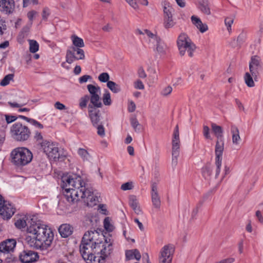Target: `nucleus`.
Masks as SVG:
<instances>
[{
    "label": "nucleus",
    "mask_w": 263,
    "mask_h": 263,
    "mask_svg": "<svg viewBox=\"0 0 263 263\" xmlns=\"http://www.w3.org/2000/svg\"><path fill=\"white\" fill-rule=\"evenodd\" d=\"M112 250V240L97 230L87 231L80 245V253L87 263H104Z\"/></svg>",
    "instance_id": "1"
},
{
    "label": "nucleus",
    "mask_w": 263,
    "mask_h": 263,
    "mask_svg": "<svg viewBox=\"0 0 263 263\" xmlns=\"http://www.w3.org/2000/svg\"><path fill=\"white\" fill-rule=\"evenodd\" d=\"M63 193L67 201L74 203L83 199L87 206L93 207L99 202L91 189L87 188L81 177L72 175L62 178Z\"/></svg>",
    "instance_id": "2"
},
{
    "label": "nucleus",
    "mask_w": 263,
    "mask_h": 263,
    "mask_svg": "<svg viewBox=\"0 0 263 263\" xmlns=\"http://www.w3.org/2000/svg\"><path fill=\"white\" fill-rule=\"evenodd\" d=\"M29 223L30 224L27 228V232L33 236L27 237L28 244L37 249H46L50 247L54 237L51 229L35 217L32 218Z\"/></svg>",
    "instance_id": "3"
},
{
    "label": "nucleus",
    "mask_w": 263,
    "mask_h": 263,
    "mask_svg": "<svg viewBox=\"0 0 263 263\" xmlns=\"http://www.w3.org/2000/svg\"><path fill=\"white\" fill-rule=\"evenodd\" d=\"M12 162L17 166H23L31 162L33 156L32 153L25 147H18L11 153Z\"/></svg>",
    "instance_id": "4"
},
{
    "label": "nucleus",
    "mask_w": 263,
    "mask_h": 263,
    "mask_svg": "<svg viewBox=\"0 0 263 263\" xmlns=\"http://www.w3.org/2000/svg\"><path fill=\"white\" fill-rule=\"evenodd\" d=\"M177 44L179 50L180 54L183 56L187 52L190 57H192L196 49L195 45L191 41L187 35L185 33H181L178 37Z\"/></svg>",
    "instance_id": "5"
},
{
    "label": "nucleus",
    "mask_w": 263,
    "mask_h": 263,
    "mask_svg": "<svg viewBox=\"0 0 263 263\" xmlns=\"http://www.w3.org/2000/svg\"><path fill=\"white\" fill-rule=\"evenodd\" d=\"M10 132L13 138L20 142L28 140L31 133L29 127L21 122L14 123L11 127Z\"/></svg>",
    "instance_id": "6"
},
{
    "label": "nucleus",
    "mask_w": 263,
    "mask_h": 263,
    "mask_svg": "<svg viewBox=\"0 0 263 263\" xmlns=\"http://www.w3.org/2000/svg\"><path fill=\"white\" fill-rule=\"evenodd\" d=\"M172 164L176 166L177 164V159L180 154V141L179 139V127L177 125L175 127L173 134L172 139Z\"/></svg>",
    "instance_id": "7"
},
{
    "label": "nucleus",
    "mask_w": 263,
    "mask_h": 263,
    "mask_svg": "<svg viewBox=\"0 0 263 263\" xmlns=\"http://www.w3.org/2000/svg\"><path fill=\"white\" fill-rule=\"evenodd\" d=\"M41 147L50 159L54 161L59 160L60 157L59 148L53 142L47 140L43 141L41 143Z\"/></svg>",
    "instance_id": "8"
},
{
    "label": "nucleus",
    "mask_w": 263,
    "mask_h": 263,
    "mask_svg": "<svg viewBox=\"0 0 263 263\" xmlns=\"http://www.w3.org/2000/svg\"><path fill=\"white\" fill-rule=\"evenodd\" d=\"M87 88L90 93V96H89L90 103L88 104V106L102 107L103 105L99 95L100 93V87L92 84H88L87 86Z\"/></svg>",
    "instance_id": "9"
},
{
    "label": "nucleus",
    "mask_w": 263,
    "mask_h": 263,
    "mask_svg": "<svg viewBox=\"0 0 263 263\" xmlns=\"http://www.w3.org/2000/svg\"><path fill=\"white\" fill-rule=\"evenodd\" d=\"M175 247L172 244H167L163 246L159 254V263H172Z\"/></svg>",
    "instance_id": "10"
},
{
    "label": "nucleus",
    "mask_w": 263,
    "mask_h": 263,
    "mask_svg": "<svg viewBox=\"0 0 263 263\" xmlns=\"http://www.w3.org/2000/svg\"><path fill=\"white\" fill-rule=\"evenodd\" d=\"M224 150V140H217L215 145V165L216 166L215 171V178H217L219 176L222 159V154Z\"/></svg>",
    "instance_id": "11"
},
{
    "label": "nucleus",
    "mask_w": 263,
    "mask_h": 263,
    "mask_svg": "<svg viewBox=\"0 0 263 263\" xmlns=\"http://www.w3.org/2000/svg\"><path fill=\"white\" fill-rule=\"evenodd\" d=\"M85 59L84 51L77 47H69L67 50L66 61L69 64H71L74 61Z\"/></svg>",
    "instance_id": "12"
},
{
    "label": "nucleus",
    "mask_w": 263,
    "mask_h": 263,
    "mask_svg": "<svg viewBox=\"0 0 263 263\" xmlns=\"http://www.w3.org/2000/svg\"><path fill=\"white\" fill-rule=\"evenodd\" d=\"M261 68V60L258 56L251 57L249 62L250 72L253 77L255 81H257L259 74V70Z\"/></svg>",
    "instance_id": "13"
},
{
    "label": "nucleus",
    "mask_w": 263,
    "mask_h": 263,
    "mask_svg": "<svg viewBox=\"0 0 263 263\" xmlns=\"http://www.w3.org/2000/svg\"><path fill=\"white\" fill-rule=\"evenodd\" d=\"M20 261L23 263H32L39 258L37 253L31 250H24L19 255Z\"/></svg>",
    "instance_id": "14"
},
{
    "label": "nucleus",
    "mask_w": 263,
    "mask_h": 263,
    "mask_svg": "<svg viewBox=\"0 0 263 263\" xmlns=\"http://www.w3.org/2000/svg\"><path fill=\"white\" fill-rule=\"evenodd\" d=\"M102 107H94L93 106H88V112L89 117L93 126H97L102 124L101 122V113L98 109Z\"/></svg>",
    "instance_id": "15"
},
{
    "label": "nucleus",
    "mask_w": 263,
    "mask_h": 263,
    "mask_svg": "<svg viewBox=\"0 0 263 263\" xmlns=\"http://www.w3.org/2000/svg\"><path fill=\"white\" fill-rule=\"evenodd\" d=\"M1 210L0 215L4 219H8L14 214L16 209L11 203L5 201Z\"/></svg>",
    "instance_id": "16"
},
{
    "label": "nucleus",
    "mask_w": 263,
    "mask_h": 263,
    "mask_svg": "<svg viewBox=\"0 0 263 263\" xmlns=\"http://www.w3.org/2000/svg\"><path fill=\"white\" fill-rule=\"evenodd\" d=\"M15 9L14 0H0V11L6 14H12Z\"/></svg>",
    "instance_id": "17"
},
{
    "label": "nucleus",
    "mask_w": 263,
    "mask_h": 263,
    "mask_svg": "<svg viewBox=\"0 0 263 263\" xmlns=\"http://www.w3.org/2000/svg\"><path fill=\"white\" fill-rule=\"evenodd\" d=\"M16 244L14 239H8L0 243V253H9L13 252Z\"/></svg>",
    "instance_id": "18"
},
{
    "label": "nucleus",
    "mask_w": 263,
    "mask_h": 263,
    "mask_svg": "<svg viewBox=\"0 0 263 263\" xmlns=\"http://www.w3.org/2000/svg\"><path fill=\"white\" fill-rule=\"evenodd\" d=\"M151 198L153 205L157 209H159L161 206L160 197L158 192L157 185L156 183L152 184Z\"/></svg>",
    "instance_id": "19"
},
{
    "label": "nucleus",
    "mask_w": 263,
    "mask_h": 263,
    "mask_svg": "<svg viewBox=\"0 0 263 263\" xmlns=\"http://www.w3.org/2000/svg\"><path fill=\"white\" fill-rule=\"evenodd\" d=\"M59 232L63 238L71 235L73 232V227L69 224H63L59 228Z\"/></svg>",
    "instance_id": "20"
},
{
    "label": "nucleus",
    "mask_w": 263,
    "mask_h": 263,
    "mask_svg": "<svg viewBox=\"0 0 263 263\" xmlns=\"http://www.w3.org/2000/svg\"><path fill=\"white\" fill-rule=\"evenodd\" d=\"M192 23L196 26L201 33H204L208 30V26L206 24H203L201 20L198 17L193 15L191 17Z\"/></svg>",
    "instance_id": "21"
},
{
    "label": "nucleus",
    "mask_w": 263,
    "mask_h": 263,
    "mask_svg": "<svg viewBox=\"0 0 263 263\" xmlns=\"http://www.w3.org/2000/svg\"><path fill=\"white\" fill-rule=\"evenodd\" d=\"M198 8L200 11L204 14H211V9L208 0H200L198 2Z\"/></svg>",
    "instance_id": "22"
},
{
    "label": "nucleus",
    "mask_w": 263,
    "mask_h": 263,
    "mask_svg": "<svg viewBox=\"0 0 263 263\" xmlns=\"http://www.w3.org/2000/svg\"><path fill=\"white\" fill-rule=\"evenodd\" d=\"M211 127L213 132L217 140H223V129L220 126L216 125L215 123H212Z\"/></svg>",
    "instance_id": "23"
},
{
    "label": "nucleus",
    "mask_w": 263,
    "mask_h": 263,
    "mask_svg": "<svg viewBox=\"0 0 263 263\" xmlns=\"http://www.w3.org/2000/svg\"><path fill=\"white\" fill-rule=\"evenodd\" d=\"M71 40L73 44V46L71 47H77L81 48L85 46L83 40L75 34L71 35Z\"/></svg>",
    "instance_id": "24"
},
{
    "label": "nucleus",
    "mask_w": 263,
    "mask_h": 263,
    "mask_svg": "<svg viewBox=\"0 0 263 263\" xmlns=\"http://www.w3.org/2000/svg\"><path fill=\"white\" fill-rule=\"evenodd\" d=\"M231 133L232 134V142L234 144H238L240 141L239 130L235 126H232Z\"/></svg>",
    "instance_id": "25"
},
{
    "label": "nucleus",
    "mask_w": 263,
    "mask_h": 263,
    "mask_svg": "<svg viewBox=\"0 0 263 263\" xmlns=\"http://www.w3.org/2000/svg\"><path fill=\"white\" fill-rule=\"evenodd\" d=\"M176 24V22L174 21L173 16L164 17L163 26L166 29L173 28Z\"/></svg>",
    "instance_id": "26"
},
{
    "label": "nucleus",
    "mask_w": 263,
    "mask_h": 263,
    "mask_svg": "<svg viewBox=\"0 0 263 263\" xmlns=\"http://www.w3.org/2000/svg\"><path fill=\"white\" fill-rule=\"evenodd\" d=\"M163 9L164 17L173 16L174 9L168 3L166 2L164 3Z\"/></svg>",
    "instance_id": "27"
},
{
    "label": "nucleus",
    "mask_w": 263,
    "mask_h": 263,
    "mask_svg": "<svg viewBox=\"0 0 263 263\" xmlns=\"http://www.w3.org/2000/svg\"><path fill=\"white\" fill-rule=\"evenodd\" d=\"M27 220V218L26 217H23L22 218H17L14 224L15 227L18 229H22L25 228L26 226H29V225H28L27 224L26 220ZM28 224H30V223L28 222Z\"/></svg>",
    "instance_id": "28"
},
{
    "label": "nucleus",
    "mask_w": 263,
    "mask_h": 263,
    "mask_svg": "<svg viewBox=\"0 0 263 263\" xmlns=\"http://www.w3.org/2000/svg\"><path fill=\"white\" fill-rule=\"evenodd\" d=\"M107 86L114 93H118L121 90L120 85L113 81H108Z\"/></svg>",
    "instance_id": "29"
},
{
    "label": "nucleus",
    "mask_w": 263,
    "mask_h": 263,
    "mask_svg": "<svg viewBox=\"0 0 263 263\" xmlns=\"http://www.w3.org/2000/svg\"><path fill=\"white\" fill-rule=\"evenodd\" d=\"M253 77L250 73V72H246L245 73L244 79L245 81V83L249 87H252L254 86V82L253 80Z\"/></svg>",
    "instance_id": "30"
},
{
    "label": "nucleus",
    "mask_w": 263,
    "mask_h": 263,
    "mask_svg": "<svg viewBox=\"0 0 263 263\" xmlns=\"http://www.w3.org/2000/svg\"><path fill=\"white\" fill-rule=\"evenodd\" d=\"M156 46V50L160 53H164L165 52V45L162 42L160 37L155 41Z\"/></svg>",
    "instance_id": "31"
},
{
    "label": "nucleus",
    "mask_w": 263,
    "mask_h": 263,
    "mask_svg": "<svg viewBox=\"0 0 263 263\" xmlns=\"http://www.w3.org/2000/svg\"><path fill=\"white\" fill-rule=\"evenodd\" d=\"M78 154L81 157L83 161H87L90 157V155L88 152L84 148H79L78 150Z\"/></svg>",
    "instance_id": "32"
},
{
    "label": "nucleus",
    "mask_w": 263,
    "mask_h": 263,
    "mask_svg": "<svg viewBox=\"0 0 263 263\" xmlns=\"http://www.w3.org/2000/svg\"><path fill=\"white\" fill-rule=\"evenodd\" d=\"M102 100L103 104L106 106H109L111 104V100L110 97V94L107 90L105 91V93L103 95Z\"/></svg>",
    "instance_id": "33"
},
{
    "label": "nucleus",
    "mask_w": 263,
    "mask_h": 263,
    "mask_svg": "<svg viewBox=\"0 0 263 263\" xmlns=\"http://www.w3.org/2000/svg\"><path fill=\"white\" fill-rule=\"evenodd\" d=\"M39 45L35 40L29 41V50L31 53H35L39 50Z\"/></svg>",
    "instance_id": "34"
},
{
    "label": "nucleus",
    "mask_w": 263,
    "mask_h": 263,
    "mask_svg": "<svg viewBox=\"0 0 263 263\" xmlns=\"http://www.w3.org/2000/svg\"><path fill=\"white\" fill-rule=\"evenodd\" d=\"M90 100L89 96L88 95L84 96L81 98L79 101V106L81 109H83L87 106L88 102Z\"/></svg>",
    "instance_id": "35"
},
{
    "label": "nucleus",
    "mask_w": 263,
    "mask_h": 263,
    "mask_svg": "<svg viewBox=\"0 0 263 263\" xmlns=\"http://www.w3.org/2000/svg\"><path fill=\"white\" fill-rule=\"evenodd\" d=\"M14 77V74L10 73L6 75L0 82V85L3 86L8 85L11 80H12Z\"/></svg>",
    "instance_id": "36"
},
{
    "label": "nucleus",
    "mask_w": 263,
    "mask_h": 263,
    "mask_svg": "<svg viewBox=\"0 0 263 263\" xmlns=\"http://www.w3.org/2000/svg\"><path fill=\"white\" fill-rule=\"evenodd\" d=\"M129 204L132 208L138 206L139 202L137 199V197L135 195H130L129 197Z\"/></svg>",
    "instance_id": "37"
},
{
    "label": "nucleus",
    "mask_w": 263,
    "mask_h": 263,
    "mask_svg": "<svg viewBox=\"0 0 263 263\" xmlns=\"http://www.w3.org/2000/svg\"><path fill=\"white\" fill-rule=\"evenodd\" d=\"M212 171V168L209 165H205L202 169V173L205 178H206L207 177L211 176Z\"/></svg>",
    "instance_id": "38"
},
{
    "label": "nucleus",
    "mask_w": 263,
    "mask_h": 263,
    "mask_svg": "<svg viewBox=\"0 0 263 263\" xmlns=\"http://www.w3.org/2000/svg\"><path fill=\"white\" fill-rule=\"evenodd\" d=\"M104 227L105 230L108 232H111L113 231L114 227L110 224L108 217H106L104 219Z\"/></svg>",
    "instance_id": "39"
},
{
    "label": "nucleus",
    "mask_w": 263,
    "mask_h": 263,
    "mask_svg": "<svg viewBox=\"0 0 263 263\" xmlns=\"http://www.w3.org/2000/svg\"><path fill=\"white\" fill-rule=\"evenodd\" d=\"M130 124L134 128L135 132H137L139 131V129L138 128V126L140 125V124L135 117H132L130 119Z\"/></svg>",
    "instance_id": "40"
},
{
    "label": "nucleus",
    "mask_w": 263,
    "mask_h": 263,
    "mask_svg": "<svg viewBox=\"0 0 263 263\" xmlns=\"http://www.w3.org/2000/svg\"><path fill=\"white\" fill-rule=\"evenodd\" d=\"M109 78H110L109 75L108 73L103 72L99 76L98 79L101 82H103V83L107 82V83L108 81H109Z\"/></svg>",
    "instance_id": "41"
},
{
    "label": "nucleus",
    "mask_w": 263,
    "mask_h": 263,
    "mask_svg": "<svg viewBox=\"0 0 263 263\" xmlns=\"http://www.w3.org/2000/svg\"><path fill=\"white\" fill-rule=\"evenodd\" d=\"M233 22L234 18L232 17H227L224 20L225 25L227 27V29L229 32L231 30V25Z\"/></svg>",
    "instance_id": "42"
},
{
    "label": "nucleus",
    "mask_w": 263,
    "mask_h": 263,
    "mask_svg": "<svg viewBox=\"0 0 263 263\" xmlns=\"http://www.w3.org/2000/svg\"><path fill=\"white\" fill-rule=\"evenodd\" d=\"M95 127L97 128L98 135L102 137H104L105 136V129L102 123Z\"/></svg>",
    "instance_id": "43"
},
{
    "label": "nucleus",
    "mask_w": 263,
    "mask_h": 263,
    "mask_svg": "<svg viewBox=\"0 0 263 263\" xmlns=\"http://www.w3.org/2000/svg\"><path fill=\"white\" fill-rule=\"evenodd\" d=\"M145 34L147 35V36L149 37V39H151V40H154L155 41L156 40H158V39L159 37L157 35L153 34L151 31L147 29L144 30Z\"/></svg>",
    "instance_id": "44"
},
{
    "label": "nucleus",
    "mask_w": 263,
    "mask_h": 263,
    "mask_svg": "<svg viewBox=\"0 0 263 263\" xmlns=\"http://www.w3.org/2000/svg\"><path fill=\"white\" fill-rule=\"evenodd\" d=\"M203 135L206 139H211V136L210 135V128L206 125H204L203 127Z\"/></svg>",
    "instance_id": "45"
},
{
    "label": "nucleus",
    "mask_w": 263,
    "mask_h": 263,
    "mask_svg": "<svg viewBox=\"0 0 263 263\" xmlns=\"http://www.w3.org/2000/svg\"><path fill=\"white\" fill-rule=\"evenodd\" d=\"M133 188V185L132 182H127L123 183L121 186V189L123 191L132 190Z\"/></svg>",
    "instance_id": "46"
},
{
    "label": "nucleus",
    "mask_w": 263,
    "mask_h": 263,
    "mask_svg": "<svg viewBox=\"0 0 263 263\" xmlns=\"http://www.w3.org/2000/svg\"><path fill=\"white\" fill-rule=\"evenodd\" d=\"M50 14V10L48 8L45 7L43 9L42 16L44 20H47Z\"/></svg>",
    "instance_id": "47"
},
{
    "label": "nucleus",
    "mask_w": 263,
    "mask_h": 263,
    "mask_svg": "<svg viewBox=\"0 0 263 263\" xmlns=\"http://www.w3.org/2000/svg\"><path fill=\"white\" fill-rule=\"evenodd\" d=\"M34 138L36 141L39 142V144H40V145L41 143H42V142L44 141L43 140V136L41 133L38 131L35 132Z\"/></svg>",
    "instance_id": "48"
},
{
    "label": "nucleus",
    "mask_w": 263,
    "mask_h": 263,
    "mask_svg": "<svg viewBox=\"0 0 263 263\" xmlns=\"http://www.w3.org/2000/svg\"><path fill=\"white\" fill-rule=\"evenodd\" d=\"M92 79L91 76L89 75H84L81 77L79 79V82L80 84H82L86 82L88 80H91Z\"/></svg>",
    "instance_id": "49"
},
{
    "label": "nucleus",
    "mask_w": 263,
    "mask_h": 263,
    "mask_svg": "<svg viewBox=\"0 0 263 263\" xmlns=\"http://www.w3.org/2000/svg\"><path fill=\"white\" fill-rule=\"evenodd\" d=\"M30 123H31L32 125H34L36 127H37L40 129L43 128L44 126L43 125L37 121L36 120L31 119L30 120Z\"/></svg>",
    "instance_id": "50"
},
{
    "label": "nucleus",
    "mask_w": 263,
    "mask_h": 263,
    "mask_svg": "<svg viewBox=\"0 0 263 263\" xmlns=\"http://www.w3.org/2000/svg\"><path fill=\"white\" fill-rule=\"evenodd\" d=\"M135 87L136 89H143L144 88V86L141 80H138L135 82Z\"/></svg>",
    "instance_id": "51"
},
{
    "label": "nucleus",
    "mask_w": 263,
    "mask_h": 263,
    "mask_svg": "<svg viewBox=\"0 0 263 263\" xmlns=\"http://www.w3.org/2000/svg\"><path fill=\"white\" fill-rule=\"evenodd\" d=\"M172 87L168 86L163 89V90L162 91V95L163 96H166L170 95L172 92Z\"/></svg>",
    "instance_id": "52"
},
{
    "label": "nucleus",
    "mask_w": 263,
    "mask_h": 263,
    "mask_svg": "<svg viewBox=\"0 0 263 263\" xmlns=\"http://www.w3.org/2000/svg\"><path fill=\"white\" fill-rule=\"evenodd\" d=\"M6 120L7 123H10L14 121H15L17 117L15 116H9V115H6Z\"/></svg>",
    "instance_id": "53"
},
{
    "label": "nucleus",
    "mask_w": 263,
    "mask_h": 263,
    "mask_svg": "<svg viewBox=\"0 0 263 263\" xmlns=\"http://www.w3.org/2000/svg\"><path fill=\"white\" fill-rule=\"evenodd\" d=\"M136 109V104L135 103L131 101L129 102L128 106V110L129 112H134Z\"/></svg>",
    "instance_id": "54"
},
{
    "label": "nucleus",
    "mask_w": 263,
    "mask_h": 263,
    "mask_svg": "<svg viewBox=\"0 0 263 263\" xmlns=\"http://www.w3.org/2000/svg\"><path fill=\"white\" fill-rule=\"evenodd\" d=\"M128 4L132 7L134 9H137L138 8V5L135 0H125Z\"/></svg>",
    "instance_id": "55"
},
{
    "label": "nucleus",
    "mask_w": 263,
    "mask_h": 263,
    "mask_svg": "<svg viewBox=\"0 0 263 263\" xmlns=\"http://www.w3.org/2000/svg\"><path fill=\"white\" fill-rule=\"evenodd\" d=\"M128 4L132 7L134 9H137L138 8V5L135 0H125Z\"/></svg>",
    "instance_id": "56"
},
{
    "label": "nucleus",
    "mask_w": 263,
    "mask_h": 263,
    "mask_svg": "<svg viewBox=\"0 0 263 263\" xmlns=\"http://www.w3.org/2000/svg\"><path fill=\"white\" fill-rule=\"evenodd\" d=\"M138 76L140 78L144 79L146 77V74L143 68H140L138 71Z\"/></svg>",
    "instance_id": "57"
},
{
    "label": "nucleus",
    "mask_w": 263,
    "mask_h": 263,
    "mask_svg": "<svg viewBox=\"0 0 263 263\" xmlns=\"http://www.w3.org/2000/svg\"><path fill=\"white\" fill-rule=\"evenodd\" d=\"M8 104L11 107L14 108V107H20L21 106H23L24 105L26 104V103L19 104V103H15V102H9Z\"/></svg>",
    "instance_id": "58"
},
{
    "label": "nucleus",
    "mask_w": 263,
    "mask_h": 263,
    "mask_svg": "<svg viewBox=\"0 0 263 263\" xmlns=\"http://www.w3.org/2000/svg\"><path fill=\"white\" fill-rule=\"evenodd\" d=\"M234 260L235 259L234 258H228L217 261L216 263H233Z\"/></svg>",
    "instance_id": "59"
},
{
    "label": "nucleus",
    "mask_w": 263,
    "mask_h": 263,
    "mask_svg": "<svg viewBox=\"0 0 263 263\" xmlns=\"http://www.w3.org/2000/svg\"><path fill=\"white\" fill-rule=\"evenodd\" d=\"M134 258L136 259L139 260L141 258V254L137 249L133 250Z\"/></svg>",
    "instance_id": "60"
},
{
    "label": "nucleus",
    "mask_w": 263,
    "mask_h": 263,
    "mask_svg": "<svg viewBox=\"0 0 263 263\" xmlns=\"http://www.w3.org/2000/svg\"><path fill=\"white\" fill-rule=\"evenodd\" d=\"M256 216L257 218L258 221L261 223H263V217L260 211H257L256 212Z\"/></svg>",
    "instance_id": "61"
},
{
    "label": "nucleus",
    "mask_w": 263,
    "mask_h": 263,
    "mask_svg": "<svg viewBox=\"0 0 263 263\" xmlns=\"http://www.w3.org/2000/svg\"><path fill=\"white\" fill-rule=\"evenodd\" d=\"M54 107L58 109L63 110L65 108V106L60 102H57L54 104Z\"/></svg>",
    "instance_id": "62"
},
{
    "label": "nucleus",
    "mask_w": 263,
    "mask_h": 263,
    "mask_svg": "<svg viewBox=\"0 0 263 263\" xmlns=\"http://www.w3.org/2000/svg\"><path fill=\"white\" fill-rule=\"evenodd\" d=\"M125 255L126 258H128V259L134 258L133 250L127 251L126 252Z\"/></svg>",
    "instance_id": "63"
},
{
    "label": "nucleus",
    "mask_w": 263,
    "mask_h": 263,
    "mask_svg": "<svg viewBox=\"0 0 263 263\" xmlns=\"http://www.w3.org/2000/svg\"><path fill=\"white\" fill-rule=\"evenodd\" d=\"M36 13V12L35 11L32 10L28 12L27 13V17H28L29 20L31 21H32L33 19L34 15Z\"/></svg>",
    "instance_id": "64"
}]
</instances>
